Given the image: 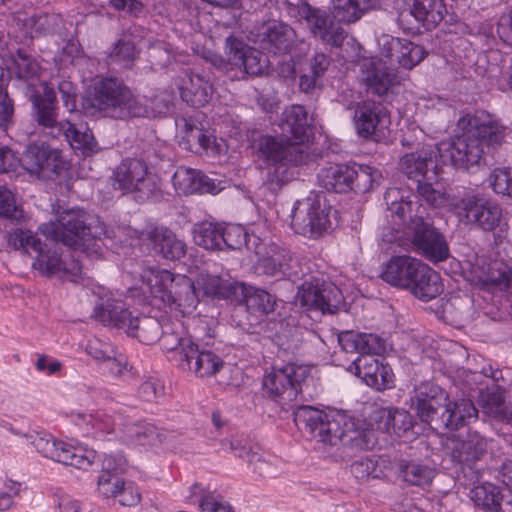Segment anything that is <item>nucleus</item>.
<instances>
[{
    "label": "nucleus",
    "mask_w": 512,
    "mask_h": 512,
    "mask_svg": "<svg viewBox=\"0 0 512 512\" xmlns=\"http://www.w3.org/2000/svg\"><path fill=\"white\" fill-rule=\"evenodd\" d=\"M310 373L306 365L288 364L283 368L273 367L263 377L264 393L282 407L296 400L301 391V383Z\"/></svg>",
    "instance_id": "12"
},
{
    "label": "nucleus",
    "mask_w": 512,
    "mask_h": 512,
    "mask_svg": "<svg viewBox=\"0 0 512 512\" xmlns=\"http://www.w3.org/2000/svg\"><path fill=\"white\" fill-rule=\"evenodd\" d=\"M98 300L94 308L95 318L106 326L124 330L129 335H135L139 319L131 315L125 308V303L117 293L99 286L94 291Z\"/></svg>",
    "instance_id": "14"
},
{
    "label": "nucleus",
    "mask_w": 512,
    "mask_h": 512,
    "mask_svg": "<svg viewBox=\"0 0 512 512\" xmlns=\"http://www.w3.org/2000/svg\"><path fill=\"white\" fill-rule=\"evenodd\" d=\"M384 198L387 217H391L392 228L396 232L387 241H401L402 237H407L411 239L415 250L433 263L445 261L449 257L450 251L445 237L424 222L426 209L419 204L416 196L398 188H389Z\"/></svg>",
    "instance_id": "4"
},
{
    "label": "nucleus",
    "mask_w": 512,
    "mask_h": 512,
    "mask_svg": "<svg viewBox=\"0 0 512 512\" xmlns=\"http://www.w3.org/2000/svg\"><path fill=\"white\" fill-rule=\"evenodd\" d=\"M172 183L179 194H217L224 188L221 181H216L188 167H179L173 175Z\"/></svg>",
    "instance_id": "26"
},
{
    "label": "nucleus",
    "mask_w": 512,
    "mask_h": 512,
    "mask_svg": "<svg viewBox=\"0 0 512 512\" xmlns=\"http://www.w3.org/2000/svg\"><path fill=\"white\" fill-rule=\"evenodd\" d=\"M247 310L256 316H264L274 311L275 299L268 292L250 287L244 292Z\"/></svg>",
    "instance_id": "44"
},
{
    "label": "nucleus",
    "mask_w": 512,
    "mask_h": 512,
    "mask_svg": "<svg viewBox=\"0 0 512 512\" xmlns=\"http://www.w3.org/2000/svg\"><path fill=\"white\" fill-rule=\"evenodd\" d=\"M119 440L128 444L157 452L165 441V434L149 423H132L128 421L126 429H120Z\"/></svg>",
    "instance_id": "29"
},
{
    "label": "nucleus",
    "mask_w": 512,
    "mask_h": 512,
    "mask_svg": "<svg viewBox=\"0 0 512 512\" xmlns=\"http://www.w3.org/2000/svg\"><path fill=\"white\" fill-rule=\"evenodd\" d=\"M392 419L393 409L378 408L371 413L369 425L371 430L389 433L392 435Z\"/></svg>",
    "instance_id": "54"
},
{
    "label": "nucleus",
    "mask_w": 512,
    "mask_h": 512,
    "mask_svg": "<svg viewBox=\"0 0 512 512\" xmlns=\"http://www.w3.org/2000/svg\"><path fill=\"white\" fill-rule=\"evenodd\" d=\"M294 32L286 24L271 22L268 24L264 40L274 45L276 50L286 51L293 40Z\"/></svg>",
    "instance_id": "49"
},
{
    "label": "nucleus",
    "mask_w": 512,
    "mask_h": 512,
    "mask_svg": "<svg viewBox=\"0 0 512 512\" xmlns=\"http://www.w3.org/2000/svg\"><path fill=\"white\" fill-rule=\"evenodd\" d=\"M378 46L379 57H366L360 61L361 79L368 91L384 95L394 82L392 68L398 64L412 69L425 58L426 51L418 44L391 35L380 36Z\"/></svg>",
    "instance_id": "5"
},
{
    "label": "nucleus",
    "mask_w": 512,
    "mask_h": 512,
    "mask_svg": "<svg viewBox=\"0 0 512 512\" xmlns=\"http://www.w3.org/2000/svg\"><path fill=\"white\" fill-rule=\"evenodd\" d=\"M193 240L196 245L206 250H221V225L212 222H202L194 226Z\"/></svg>",
    "instance_id": "43"
},
{
    "label": "nucleus",
    "mask_w": 512,
    "mask_h": 512,
    "mask_svg": "<svg viewBox=\"0 0 512 512\" xmlns=\"http://www.w3.org/2000/svg\"><path fill=\"white\" fill-rule=\"evenodd\" d=\"M199 505L203 512H233L228 502L213 495L202 498Z\"/></svg>",
    "instance_id": "58"
},
{
    "label": "nucleus",
    "mask_w": 512,
    "mask_h": 512,
    "mask_svg": "<svg viewBox=\"0 0 512 512\" xmlns=\"http://www.w3.org/2000/svg\"><path fill=\"white\" fill-rule=\"evenodd\" d=\"M463 277L475 285L503 283L510 280L511 272L498 261L487 262L484 256L471 254L460 262Z\"/></svg>",
    "instance_id": "21"
},
{
    "label": "nucleus",
    "mask_w": 512,
    "mask_h": 512,
    "mask_svg": "<svg viewBox=\"0 0 512 512\" xmlns=\"http://www.w3.org/2000/svg\"><path fill=\"white\" fill-rule=\"evenodd\" d=\"M183 127L180 131L181 133V144L185 149L190 151H198L199 149H204L206 151H211L212 153H222L225 152L228 148V144L224 139H220V142H217V139L211 135H206L203 132V126L197 120L192 118L190 119H182Z\"/></svg>",
    "instance_id": "28"
},
{
    "label": "nucleus",
    "mask_w": 512,
    "mask_h": 512,
    "mask_svg": "<svg viewBox=\"0 0 512 512\" xmlns=\"http://www.w3.org/2000/svg\"><path fill=\"white\" fill-rule=\"evenodd\" d=\"M226 60L214 56L211 62L224 71L239 69L250 75H260L268 67V59L259 51L246 46L241 40L234 37L226 39Z\"/></svg>",
    "instance_id": "15"
},
{
    "label": "nucleus",
    "mask_w": 512,
    "mask_h": 512,
    "mask_svg": "<svg viewBox=\"0 0 512 512\" xmlns=\"http://www.w3.org/2000/svg\"><path fill=\"white\" fill-rule=\"evenodd\" d=\"M75 119V114L66 122H60L59 129L63 131L66 140L74 150H80L84 155H89L97 151V143L89 129L77 126L71 121Z\"/></svg>",
    "instance_id": "36"
},
{
    "label": "nucleus",
    "mask_w": 512,
    "mask_h": 512,
    "mask_svg": "<svg viewBox=\"0 0 512 512\" xmlns=\"http://www.w3.org/2000/svg\"><path fill=\"white\" fill-rule=\"evenodd\" d=\"M9 244L25 254L34 255V257L44 246L36 232L24 228H17L10 233Z\"/></svg>",
    "instance_id": "46"
},
{
    "label": "nucleus",
    "mask_w": 512,
    "mask_h": 512,
    "mask_svg": "<svg viewBox=\"0 0 512 512\" xmlns=\"http://www.w3.org/2000/svg\"><path fill=\"white\" fill-rule=\"evenodd\" d=\"M113 55L123 62H128L136 56V49L130 41H120L114 48Z\"/></svg>",
    "instance_id": "64"
},
{
    "label": "nucleus",
    "mask_w": 512,
    "mask_h": 512,
    "mask_svg": "<svg viewBox=\"0 0 512 512\" xmlns=\"http://www.w3.org/2000/svg\"><path fill=\"white\" fill-rule=\"evenodd\" d=\"M107 470H103L98 479V490L106 497H116L123 488V481L115 474L109 471V469L122 470V464L119 463L118 467H112L111 459L105 460Z\"/></svg>",
    "instance_id": "50"
},
{
    "label": "nucleus",
    "mask_w": 512,
    "mask_h": 512,
    "mask_svg": "<svg viewBox=\"0 0 512 512\" xmlns=\"http://www.w3.org/2000/svg\"><path fill=\"white\" fill-rule=\"evenodd\" d=\"M353 188L359 192H368L380 184L382 173L379 169L369 165L352 164Z\"/></svg>",
    "instance_id": "47"
},
{
    "label": "nucleus",
    "mask_w": 512,
    "mask_h": 512,
    "mask_svg": "<svg viewBox=\"0 0 512 512\" xmlns=\"http://www.w3.org/2000/svg\"><path fill=\"white\" fill-rule=\"evenodd\" d=\"M407 290L425 302L435 299L443 292L441 276L426 263H423Z\"/></svg>",
    "instance_id": "33"
},
{
    "label": "nucleus",
    "mask_w": 512,
    "mask_h": 512,
    "mask_svg": "<svg viewBox=\"0 0 512 512\" xmlns=\"http://www.w3.org/2000/svg\"><path fill=\"white\" fill-rule=\"evenodd\" d=\"M10 69L18 78L27 82V95L33 103L38 123L53 127L56 124L55 93L40 79L39 64L27 55L18 53Z\"/></svg>",
    "instance_id": "10"
},
{
    "label": "nucleus",
    "mask_w": 512,
    "mask_h": 512,
    "mask_svg": "<svg viewBox=\"0 0 512 512\" xmlns=\"http://www.w3.org/2000/svg\"><path fill=\"white\" fill-rule=\"evenodd\" d=\"M58 89L65 107L74 115L73 113L76 110V89L74 85L70 81L63 80L59 83Z\"/></svg>",
    "instance_id": "59"
},
{
    "label": "nucleus",
    "mask_w": 512,
    "mask_h": 512,
    "mask_svg": "<svg viewBox=\"0 0 512 512\" xmlns=\"http://www.w3.org/2000/svg\"><path fill=\"white\" fill-rule=\"evenodd\" d=\"M294 421L303 425L311 439L323 447L336 446L340 442L359 444L366 437L364 431L356 427L354 419L335 409L302 406L295 412Z\"/></svg>",
    "instance_id": "8"
},
{
    "label": "nucleus",
    "mask_w": 512,
    "mask_h": 512,
    "mask_svg": "<svg viewBox=\"0 0 512 512\" xmlns=\"http://www.w3.org/2000/svg\"><path fill=\"white\" fill-rule=\"evenodd\" d=\"M82 105L90 115L99 114L114 119L154 117L164 112L163 109L149 110L127 87L112 78L96 80L93 95L84 97Z\"/></svg>",
    "instance_id": "9"
},
{
    "label": "nucleus",
    "mask_w": 512,
    "mask_h": 512,
    "mask_svg": "<svg viewBox=\"0 0 512 512\" xmlns=\"http://www.w3.org/2000/svg\"><path fill=\"white\" fill-rule=\"evenodd\" d=\"M420 196L430 205L435 207L444 206L448 199L440 190L433 187L431 181L420 182L417 186Z\"/></svg>",
    "instance_id": "56"
},
{
    "label": "nucleus",
    "mask_w": 512,
    "mask_h": 512,
    "mask_svg": "<svg viewBox=\"0 0 512 512\" xmlns=\"http://www.w3.org/2000/svg\"><path fill=\"white\" fill-rule=\"evenodd\" d=\"M435 471L428 466L410 463L403 470L404 480L412 485L424 486L434 478Z\"/></svg>",
    "instance_id": "51"
},
{
    "label": "nucleus",
    "mask_w": 512,
    "mask_h": 512,
    "mask_svg": "<svg viewBox=\"0 0 512 512\" xmlns=\"http://www.w3.org/2000/svg\"><path fill=\"white\" fill-rule=\"evenodd\" d=\"M446 427L457 429L458 427L470 423L477 418V410L473 403L467 399H460L450 402L442 415Z\"/></svg>",
    "instance_id": "40"
},
{
    "label": "nucleus",
    "mask_w": 512,
    "mask_h": 512,
    "mask_svg": "<svg viewBox=\"0 0 512 512\" xmlns=\"http://www.w3.org/2000/svg\"><path fill=\"white\" fill-rule=\"evenodd\" d=\"M296 302L307 309L334 313L343 304L344 295L333 283L314 280L301 286Z\"/></svg>",
    "instance_id": "17"
},
{
    "label": "nucleus",
    "mask_w": 512,
    "mask_h": 512,
    "mask_svg": "<svg viewBox=\"0 0 512 512\" xmlns=\"http://www.w3.org/2000/svg\"><path fill=\"white\" fill-rule=\"evenodd\" d=\"M487 442L477 432L470 433L466 440L456 447L453 457L460 462L470 463L479 459L485 452Z\"/></svg>",
    "instance_id": "45"
},
{
    "label": "nucleus",
    "mask_w": 512,
    "mask_h": 512,
    "mask_svg": "<svg viewBox=\"0 0 512 512\" xmlns=\"http://www.w3.org/2000/svg\"><path fill=\"white\" fill-rule=\"evenodd\" d=\"M35 365L39 372L45 373L47 375L58 373L62 367L61 362L45 355L39 356Z\"/></svg>",
    "instance_id": "63"
},
{
    "label": "nucleus",
    "mask_w": 512,
    "mask_h": 512,
    "mask_svg": "<svg viewBox=\"0 0 512 512\" xmlns=\"http://www.w3.org/2000/svg\"><path fill=\"white\" fill-rule=\"evenodd\" d=\"M152 242L156 252L164 258L175 260L185 255V244L176 235L166 229L157 228L153 232Z\"/></svg>",
    "instance_id": "39"
},
{
    "label": "nucleus",
    "mask_w": 512,
    "mask_h": 512,
    "mask_svg": "<svg viewBox=\"0 0 512 512\" xmlns=\"http://www.w3.org/2000/svg\"><path fill=\"white\" fill-rule=\"evenodd\" d=\"M423 263L410 255L393 256L382 265L380 277L394 287L407 290Z\"/></svg>",
    "instance_id": "25"
},
{
    "label": "nucleus",
    "mask_w": 512,
    "mask_h": 512,
    "mask_svg": "<svg viewBox=\"0 0 512 512\" xmlns=\"http://www.w3.org/2000/svg\"><path fill=\"white\" fill-rule=\"evenodd\" d=\"M29 439L43 457L77 469L87 470L97 458L95 450L74 439L60 440L47 432H35Z\"/></svg>",
    "instance_id": "11"
},
{
    "label": "nucleus",
    "mask_w": 512,
    "mask_h": 512,
    "mask_svg": "<svg viewBox=\"0 0 512 512\" xmlns=\"http://www.w3.org/2000/svg\"><path fill=\"white\" fill-rule=\"evenodd\" d=\"M410 14L425 29L436 27L446 14L442 0H411Z\"/></svg>",
    "instance_id": "35"
},
{
    "label": "nucleus",
    "mask_w": 512,
    "mask_h": 512,
    "mask_svg": "<svg viewBox=\"0 0 512 512\" xmlns=\"http://www.w3.org/2000/svg\"><path fill=\"white\" fill-rule=\"evenodd\" d=\"M338 342L345 352L359 354L347 371L375 390L394 387L395 375L392 368L374 356L385 351V343L378 335L346 331L339 334Z\"/></svg>",
    "instance_id": "6"
},
{
    "label": "nucleus",
    "mask_w": 512,
    "mask_h": 512,
    "mask_svg": "<svg viewBox=\"0 0 512 512\" xmlns=\"http://www.w3.org/2000/svg\"><path fill=\"white\" fill-rule=\"evenodd\" d=\"M178 86L182 99L193 106L205 105L213 93L212 85L199 73L183 75Z\"/></svg>",
    "instance_id": "32"
},
{
    "label": "nucleus",
    "mask_w": 512,
    "mask_h": 512,
    "mask_svg": "<svg viewBox=\"0 0 512 512\" xmlns=\"http://www.w3.org/2000/svg\"><path fill=\"white\" fill-rule=\"evenodd\" d=\"M354 174L352 165L334 164L323 169L319 177L325 188L342 193L353 189Z\"/></svg>",
    "instance_id": "38"
},
{
    "label": "nucleus",
    "mask_w": 512,
    "mask_h": 512,
    "mask_svg": "<svg viewBox=\"0 0 512 512\" xmlns=\"http://www.w3.org/2000/svg\"><path fill=\"white\" fill-rule=\"evenodd\" d=\"M354 125L357 134L364 139L381 141L390 135L391 120L387 111L370 101L357 105Z\"/></svg>",
    "instance_id": "19"
},
{
    "label": "nucleus",
    "mask_w": 512,
    "mask_h": 512,
    "mask_svg": "<svg viewBox=\"0 0 512 512\" xmlns=\"http://www.w3.org/2000/svg\"><path fill=\"white\" fill-rule=\"evenodd\" d=\"M72 420L79 427L83 435L91 437L112 436L119 440L117 434L120 429H126L128 420L122 415H110L104 411L96 413H76L72 415Z\"/></svg>",
    "instance_id": "22"
},
{
    "label": "nucleus",
    "mask_w": 512,
    "mask_h": 512,
    "mask_svg": "<svg viewBox=\"0 0 512 512\" xmlns=\"http://www.w3.org/2000/svg\"><path fill=\"white\" fill-rule=\"evenodd\" d=\"M222 249L228 247L239 249L247 246L249 249L255 248L260 239L255 235H249L243 226L238 224H229L221 226Z\"/></svg>",
    "instance_id": "42"
},
{
    "label": "nucleus",
    "mask_w": 512,
    "mask_h": 512,
    "mask_svg": "<svg viewBox=\"0 0 512 512\" xmlns=\"http://www.w3.org/2000/svg\"><path fill=\"white\" fill-rule=\"evenodd\" d=\"M281 138L266 136L258 146V158L268 169V181L280 187L294 178L293 167L303 163V145L309 143L313 132L305 109L299 105L287 108L279 124Z\"/></svg>",
    "instance_id": "3"
},
{
    "label": "nucleus",
    "mask_w": 512,
    "mask_h": 512,
    "mask_svg": "<svg viewBox=\"0 0 512 512\" xmlns=\"http://www.w3.org/2000/svg\"><path fill=\"white\" fill-rule=\"evenodd\" d=\"M446 393L439 387H432L430 395L420 392L417 395L414 407L417 415L423 422L432 421L436 411L447 401Z\"/></svg>",
    "instance_id": "41"
},
{
    "label": "nucleus",
    "mask_w": 512,
    "mask_h": 512,
    "mask_svg": "<svg viewBox=\"0 0 512 512\" xmlns=\"http://www.w3.org/2000/svg\"><path fill=\"white\" fill-rule=\"evenodd\" d=\"M56 222L39 226V231L47 238L75 250L82 251L90 257L99 258L103 254L104 244L101 235L108 237L103 223L92 226L87 223V215L79 209L56 212Z\"/></svg>",
    "instance_id": "7"
},
{
    "label": "nucleus",
    "mask_w": 512,
    "mask_h": 512,
    "mask_svg": "<svg viewBox=\"0 0 512 512\" xmlns=\"http://www.w3.org/2000/svg\"><path fill=\"white\" fill-rule=\"evenodd\" d=\"M171 349L183 368L187 367L200 377L212 376L223 367V360L218 355L207 350L200 351L189 337L180 338L177 346Z\"/></svg>",
    "instance_id": "18"
},
{
    "label": "nucleus",
    "mask_w": 512,
    "mask_h": 512,
    "mask_svg": "<svg viewBox=\"0 0 512 512\" xmlns=\"http://www.w3.org/2000/svg\"><path fill=\"white\" fill-rule=\"evenodd\" d=\"M392 435L401 437L413 427L412 416L405 410H393Z\"/></svg>",
    "instance_id": "57"
},
{
    "label": "nucleus",
    "mask_w": 512,
    "mask_h": 512,
    "mask_svg": "<svg viewBox=\"0 0 512 512\" xmlns=\"http://www.w3.org/2000/svg\"><path fill=\"white\" fill-rule=\"evenodd\" d=\"M262 250L263 248L258 242L255 247V253L259 255L258 268L272 276L284 274L290 260L288 252L275 244L269 245L265 254Z\"/></svg>",
    "instance_id": "37"
},
{
    "label": "nucleus",
    "mask_w": 512,
    "mask_h": 512,
    "mask_svg": "<svg viewBox=\"0 0 512 512\" xmlns=\"http://www.w3.org/2000/svg\"><path fill=\"white\" fill-rule=\"evenodd\" d=\"M379 6L380 0H330L333 18L343 24L355 23Z\"/></svg>",
    "instance_id": "34"
},
{
    "label": "nucleus",
    "mask_w": 512,
    "mask_h": 512,
    "mask_svg": "<svg viewBox=\"0 0 512 512\" xmlns=\"http://www.w3.org/2000/svg\"><path fill=\"white\" fill-rule=\"evenodd\" d=\"M450 209L466 224H474L484 231L494 230L501 221V208L494 202L475 195L450 203Z\"/></svg>",
    "instance_id": "16"
},
{
    "label": "nucleus",
    "mask_w": 512,
    "mask_h": 512,
    "mask_svg": "<svg viewBox=\"0 0 512 512\" xmlns=\"http://www.w3.org/2000/svg\"><path fill=\"white\" fill-rule=\"evenodd\" d=\"M86 351L97 362L104 374L120 376L127 368L126 357L109 342L98 338L92 339Z\"/></svg>",
    "instance_id": "27"
},
{
    "label": "nucleus",
    "mask_w": 512,
    "mask_h": 512,
    "mask_svg": "<svg viewBox=\"0 0 512 512\" xmlns=\"http://www.w3.org/2000/svg\"><path fill=\"white\" fill-rule=\"evenodd\" d=\"M497 33L504 43L512 45V11L500 16L497 25Z\"/></svg>",
    "instance_id": "60"
},
{
    "label": "nucleus",
    "mask_w": 512,
    "mask_h": 512,
    "mask_svg": "<svg viewBox=\"0 0 512 512\" xmlns=\"http://www.w3.org/2000/svg\"><path fill=\"white\" fill-rule=\"evenodd\" d=\"M457 126L461 133L451 141L440 142L435 151L424 147L404 155L400 162L403 172L419 184L435 180L442 165L472 170L480 164L484 147L499 144L505 136V128L486 112L464 116Z\"/></svg>",
    "instance_id": "1"
},
{
    "label": "nucleus",
    "mask_w": 512,
    "mask_h": 512,
    "mask_svg": "<svg viewBox=\"0 0 512 512\" xmlns=\"http://www.w3.org/2000/svg\"><path fill=\"white\" fill-rule=\"evenodd\" d=\"M147 175L146 164L139 159L122 161L114 172V186L125 192L141 190Z\"/></svg>",
    "instance_id": "31"
},
{
    "label": "nucleus",
    "mask_w": 512,
    "mask_h": 512,
    "mask_svg": "<svg viewBox=\"0 0 512 512\" xmlns=\"http://www.w3.org/2000/svg\"><path fill=\"white\" fill-rule=\"evenodd\" d=\"M386 469L387 465L383 458H366L354 462L351 466L352 474L359 480L384 477Z\"/></svg>",
    "instance_id": "48"
},
{
    "label": "nucleus",
    "mask_w": 512,
    "mask_h": 512,
    "mask_svg": "<svg viewBox=\"0 0 512 512\" xmlns=\"http://www.w3.org/2000/svg\"><path fill=\"white\" fill-rule=\"evenodd\" d=\"M331 211V207L317 197L297 201L291 215L292 228L301 235L317 237L331 228Z\"/></svg>",
    "instance_id": "13"
},
{
    "label": "nucleus",
    "mask_w": 512,
    "mask_h": 512,
    "mask_svg": "<svg viewBox=\"0 0 512 512\" xmlns=\"http://www.w3.org/2000/svg\"><path fill=\"white\" fill-rule=\"evenodd\" d=\"M224 446L228 445V449L234 453L235 456L244 459L249 464L256 465L262 461V455L258 452L252 451V448L238 439H230L223 443Z\"/></svg>",
    "instance_id": "53"
},
{
    "label": "nucleus",
    "mask_w": 512,
    "mask_h": 512,
    "mask_svg": "<svg viewBox=\"0 0 512 512\" xmlns=\"http://www.w3.org/2000/svg\"><path fill=\"white\" fill-rule=\"evenodd\" d=\"M162 391L163 385L159 381L149 380L141 385L139 394L144 400L152 401L158 398L162 394Z\"/></svg>",
    "instance_id": "62"
},
{
    "label": "nucleus",
    "mask_w": 512,
    "mask_h": 512,
    "mask_svg": "<svg viewBox=\"0 0 512 512\" xmlns=\"http://www.w3.org/2000/svg\"><path fill=\"white\" fill-rule=\"evenodd\" d=\"M0 215L7 218L20 216L19 205L14 193L4 186H0Z\"/></svg>",
    "instance_id": "55"
},
{
    "label": "nucleus",
    "mask_w": 512,
    "mask_h": 512,
    "mask_svg": "<svg viewBox=\"0 0 512 512\" xmlns=\"http://www.w3.org/2000/svg\"><path fill=\"white\" fill-rule=\"evenodd\" d=\"M495 193L512 197V168H495L489 176Z\"/></svg>",
    "instance_id": "52"
},
{
    "label": "nucleus",
    "mask_w": 512,
    "mask_h": 512,
    "mask_svg": "<svg viewBox=\"0 0 512 512\" xmlns=\"http://www.w3.org/2000/svg\"><path fill=\"white\" fill-rule=\"evenodd\" d=\"M299 15L311 33L326 44L338 47L344 41V29L334 24L325 11L305 4L299 8Z\"/></svg>",
    "instance_id": "24"
},
{
    "label": "nucleus",
    "mask_w": 512,
    "mask_h": 512,
    "mask_svg": "<svg viewBox=\"0 0 512 512\" xmlns=\"http://www.w3.org/2000/svg\"><path fill=\"white\" fill-rule=\"evenodd\" d=\"M21 167L37 177H51L66 170L68 164L57 149L47 145H30L21 159Z\"/></svg>",
    "instance_id": "20"
},
{
    "label": "nucleus",
    "mask_w": 512,
    "mask_h": 512,
    "mask_svg": "<svg viewBox=\"0 0 512 512\" xmlns=\"http://www.w3.org/2000/svg\"><path fill=\"white\" fill-rule=\"evenodd\" d=\"M32 268L42 276H58L73 282H77L82 275V266L79 262L65 263L56 248L46 245L34 257Z\"/></svg>",
    "instance_id": "23"
},
{
    "label": "nucleus",
    "mask_w": 512,
    "mask_h": 512,
    "mask_svg": "<svg viewBox=\"0 0 512 512\" xmlns=\"http://www.w3.org/2000/svg\"><path fill=\"white\" fill-rule=\"evenodd\" d=\"M475 505L486 512H512V492L492 483L475 486L471 492Z\"/></svg>",
    "instance_id": "30"
},
{
    "label": "nucleus",
    "mask_w": 512,
    "mask_h": 512,
    "mask_svg": "<svg viewBox=\"0 0 512 512\" xmlns=\"http://www.w3.org/2000/svg\"><path fill=\"white\" fill-rule=\"evenodd\" d=\"M116 497L119 498L122 505L133 506L140 501V492L132 483L125 484L123 482V488Z\"/></svg>",
    "instance_id": "61"
},
{
    "label": "nucleus",
    "mask_w": 512,
    "mask_h": 512,
    "mask_svg": "<svg viewBox=\"0 0 512 512\" xmlns=\"http://www.w3.org/2000/svg\"><path fill=\"white\" fill-rule=\"evenodd\" d=\"M173 274L165 269L147 268L142 273V283L154 298L160 299L171 310L186 315L192 313L203 297L227 298L235 290V282L228 272L203 269L196 278Z\"/></svg>",
    "instance_id": "2"
}]
</instances>
